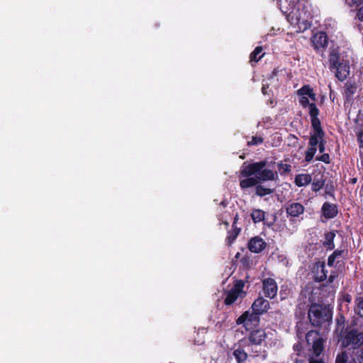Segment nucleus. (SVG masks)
<instances>
[{
    "mask_svg": "<svg viewBox=\"0 0 363 363\" xmlns=\"http://www.w3.org/2000/svg\"><path fill=\"white\" fill-rule=\"evenodd\" d=\"M280 169H282L284 172H289L291 171V165L287 164H280Z\"/></svg>",
    "mask_w": 363,
    "mask_h": 363,
    "instance_id": "obj_40",
    "label": "nucleus"
},
{
    "mask_svg": "<svg viewBox=\"0 0 363 363\" xmlns=\"http://www.w3.org/2000/svg\"><path fill=\"white\" fill-rule=\"evenodd\" d=\"M335 237V234L334 232H328L325 234V240L323 241V245L325 247L329 250H333L335 247V245L333 243L334 238Z\"/></svg>",
    "mask_w": 363,
    "mask_h": 363,
    "instance_id": "obj_21",
    "label": "nucleus"
},
{
    "mask_svg": "<svg viewBox=\"0 0 363 363\" xmlns=\"http://www.w3.org/2000/svg\"><path fill=\"white\" fill-rule=\"evenodd\" d=\"M285 209L287 216L290 218L289 220L294 225L292 229L287 228L289 233L292 234L296 231V225L297 223L294 218H298L301 215L303 214L305 211V207L301 203L289 201L285 204Z\"/></svg>",
    "mask_w": 363,
    "mask_h": 363,
    "instance_id": "obj_5",
    "label": "nucleus"
},
{
    "mask_svg": "<svg viewBox=\"0 0 363 363\" xmlns=\"http://www.w3.org/2000/svg\"><path fill=\"white\" fill-rule=\"evenodd\" d=\"M294 348L295 350H298V345H295L294 346Z\"/></svg>",
    "mask_w": 363,
    "mask_h": 363,
    "instance_id": "obj_47",
    "label": "nucleus"
},
{
    "mask_svg": "<svg viewBox=\"0 0 363 363\" xmlns=\"http://www.w3.org/2000/svg\"><path fill=\"white\" fill-rule=\"evenodd\" d=\"M244 287V281H238L235 284V285L234 286V287L232 289L236 291H238V293L241 294L242 295L243 294V291H242V289Z\"/></svg>",
    "mask_w": 363,
    "mask_h": 363,
    "instance_id": "obj_36",
    "label": "nucleus"
},
{
    "mask_svg": "<svg viewBox=\"0 0 363 363\" xmlns=\"http://www.w3.org/2000/svg\"><path fill=\"white\" fill-rule=\"evenodd\" d=\"M266 247V242L259 237L252 238L248 242V249L254 253L262 252Z\"/></svg>",
    "mask_w": 363,
    "mask_h": 363,
    "instance_id": "obj_9",
    "label": "nucleus"
},
{
    "mask_svg": "<svg viewBox=\"0 0 363 363\" xmlns=\"http://www.w3.org/2000/svg\"><path fill=\"white\" fill-rule=\"evenodd\" d=\"M324 134L313 133L311 135L309 139V145L316 147L317 145L323 140Z\"/></svg>",
    "mask_w": 363,
    "mask_h": 363,
    "instance_id": "obj_22",
    "label": "nucleus"
},
{
    "mask_svg": "<svg viewBox=\"0 0 363 363\" xmlns=\"http://www.w3.org/2000/svg\"><path fill=\"white\" fill-rule=\"evenodd\" d=\"M269 308V302L262 297L257 298L252 305V313L245 312L238 320V324L245 323V322H253L258 319V315L267 311Z\"/></svg>",
    "mask_w": 363,
    "mask_h": 363,
    "instance_id": "obj_4",
    "label": "nucleus"
},
{
    "mask_svg": "<svg viewBox=\"0 0 363 363\" xmlns=\"http://www.w3.org/2000/svg\"><path fill=\"white\" fill-rule=\"evenodd\" d=\"M321 211L323 216L328 219L333 218L338 213L337 206L328 202H325L323 203Z\"/></svg>",
    "mask_w": 363,
    "mask_h": 363,
    "instance_id": "obj_11",
    "label": "nucleus"
},
{
    "mask_svg": "<svg viewBox=\"0 0 363 363\" xmlns=\"http://www.w3.org/2000/svg\"><path fill=\"white\" fill-rule=\"evenodd\" d=\"M306 340L308 347L309 363H324L322 359L320 358L324 349V340L320 335L315 330H311L306 334ZM295 363L304 362L296 361Z\"/></svg>",
    "mask_w": 363,
    "mask_h": 363,
    "instance_id": "obj_2",
    "label": "nucleus"
},
{
    "mask_svg": "<svg viewBox=\"0 0 363 363\" xmlns=\"http://www.w3.org/2000/svg\"><path fill=\"white\" fill-rule=\"evenodd\" d=\"M252 219L255 223H259L264 219V212L260 209H255L251 213Z\"/></svg>",
    "mask_w": 363,
    "mask_h": 363,
    "instance_id": "obj_24",
    "label": "nucleus"
},
{
    "mask_svg": "<svg viewBox=\"0 0 363 363\" xmlns=\"http://www.w3.org/2000/svg\"><path fill=\"white\" fill-rule=\"evenodd\" d=\"M268 88L267 85L263 84L262 88V91L264 94H267V89Z\"/></svg>",
    "mask_w": 363,
    "mask_h": 363,
    "instance_id": "obj_46",
    "label": "nucleus"
},
{
    "mask_svg": "<svg viewBox=\"0 0 363 363\" xmlns=\"http://www.w3.org/2000/svg\"><path fill=\"white\" fill-rule=\"evenodd\" d=\"M356 355L358 360H363V347L357 352Z\"/></svg>",
    "mask_w": 363,
    "mask_h": 363,
    "instance_id": "obj_43",
    "label": "nucleus"
},
{
    "mask_svg": "<svg viewBox=\"0 0 363 363\" xmlns=\"http://www.w3.org/2000/svg\"><path fill=\"white\" fill-rule=\"evenodd\" d=\"M311 182V176L308 174H300L295 177V184L301 187L308 184Z\"/></svg>",
    "mask_w": 363,
    "mask_h": 363,
    "instance_id": "obj_16",
    "label": "nucleus"
},
{
    "mask_svg": "<svg viewBox=\"0 0 363 363\" xmlns=\"http://www.w3.org/2000/svg\"><path fill=\"white\" fill-rule=\"evenodd\" d=\"M299 102L303 107L309 106V105L311 104L309 103L308 98L307 96H303L300 97Z\"/></svg>",
    "mask_w": 363,
    "mask_h": 363,
    "instance_id": "obj_39",
    "label": "nucleus"
},
{
    "mask_svg": "<svg viewBox=\"0 0 363 363\" xmlns=\"http://www.w3.org/2000/svg\"><path fill=\"white\" fill-rule=\"evenodd\" d=\"M356 308L355 311L362 318H363V297L359 296L355 299Z\"/></svg>",
    "mask_w": 363,
    "mask_h": 363,
    "instance_id": "obj_25",
    "label": "nucleus"
},
{
    "mask_svg": "<svg viewBox=\"0 0 363 363\" xmlns=\"http://www.w3.org/2000/svg\"><path fill=\"white\" fill-rule=\"evenodd\" d=\"M336 277V274L335 273H333L331 274L330 276H329V278H328V281L329 283H332L333 282L334 279H335Z\"/></svg>",
    "mask_w": 363,
    "mask_h": 363,
    "instance_id": "obj_45",
    "label": "nucleus"
},
{
    "mask_svg": "<svg viewBox=\"0 0 363 363\" xmlns=\"http://www.w3.org/2000/svg\"><path fill=\"white\" fill-rule=\"evenodd\" d=\"M335 262H337V259L333 255H331L328 259V266L331 267L335 264Z\"/></svg>",
    "mask_w": 363,
    "mask_h": 363,
    "instance_id": "obj_41",
    "label": "nucleus"
},
{
    "mask_svg": "<svg viewBox=\"0 0 363 363\" xmlns=\"http://www.w3.org/2000/svg\"><path fill=\"white\" fill-rule=\"evenodd\" d=\"M266 334L263 330H255L252 332L248 337L249 344L250 345H259L264 340Z\"/></svg>",
    "mask_w": 363,
    "mask_h": 363,
    "instance_id": "obj_12",
    "label": "nucleus"
},
{
    "mask_svg": "<svg viewBox=\"0 0 363 363\" xmlns=\"http://www.w3.org/2000/svg\"><path fill=\"white\" fill-rule=\"evenodd\" d=\"M347 251L342 250H336L332 254L337 259V263H339L346 255Z\"/></svg>",
    "mask_w": 363,
    "mask_h": 363,
    "instance_id": "obj_31",
    "label": "nucleus"
},
{
    "mask_svg": "<svg viewBox=\"0 0 363 363\" xmlns=\"http://www.w3.org/2000/svg\"><path fill=\"white\" fill-rule=\"evenodd\" d=\"M316 160L323 162L325 164H329L330 162V155L328 153H324L320 157H317Z\"/></svg>",
    "mask_w": 363,
    "mask_h": 363,
    "instance_id": "obj_37",
    "label": "nucleus"
},
{
    "mask_svg": "<svg viewBox=\"0 0 363 363\" xmlns=\"http://www.w3.org/2000/svg\"><path fill=\"white\" fill-rule=\"evenodd\" d=\"M263 143V138L260 136H253L252 140L247 142L248 145H257Z\"/></svg>",
    "mask_w": 363,
    "mask_h": 363,
    "instance_id": "obj_34",
    "label": "nucleus"
},
{
    "mask_svg": "<svg viewBox=\"0 0 363 363\" xmlns=\"http://www.w3.org/2000/svg\"><path fill=\"white\" fill-rule=\"evenodd\" d=\"M324 186V182L322 180L313 181L311 185V189L313 191H318Z\"/></svg>",
    "mask_w": 363,
    "mask_h": 363,
    "instance_id": "obj_33",
    "label": "nucleus"
},
{
    "mask_svg": "<svg viewBox=\"0 0 363 363\" xmlns=\"http://www.w3.org/2000/svg\"><path fill=\"white\" fill-rule=\"evenodd\" d=\"M318 150L320 153H323L325 151V142L324 140H322L318 145Z\"/></svg>",
    "mask_w": 363,
    "mask_h": 363,
    "instance_id": "obj_44",
    "label": "nucleus"
},
{
    "mask_svg": "<svg viewBox=\"0 0 363 363\" xmlns=\"http://www.w3.org/2000/svg\"><path fill=\"white\" fill-rule=\"evenodd\" d=\"M347 354L346 352H343L339 354L335 359V363H347Z\"/></svg>",
    "mask_w": 363,
    "mask_h": 363,
    "instance_id": "obj_35",
    "label": "nucleus"
},
{
    "mask_svg": "<svg viewBox=\"0 0 363 363\" xmlns=\"http://www.w3.org/2000/svg\"><path fill=\"white\" fill-rule=\"evenodd\" d=\"M317 151L316 147L310 146V147L306 152L305 160L307 162H311Z\"/></svg>",
    "mask_w": 363,
    "mask_h": 363,
    "instance_id": "obj_27",
    "label": "nucleus"
},
{
    "mask_svg": "<svg viewBox=\"0 0 363 363\" xmlns=\"http://www.w3.org/2000/svg\"><path fill=\"white\" fill-rule=\"evenodd\" d=\"M349 6H359L363 3V0H344Z\"/></svg>",
    "mask_w": 363,
    "mask_h": 363,
    "instance_id": "obj_38",
    "label": "nucleus"
},
{
    "mask_svg": "<svg viewBox=\"0 0 363 363\" xmlns=\"http://www.w3.org/2000/svg\"><path fill=\"white\" fill-rule=\"evenodd\" d=\"M240 232V228H235L233 233L229 235L227 238H226V241H227V243L228 245H231L234 241L236 239V238L238 237V235H239Z\"/></svg>",
    "mask_w": 363,
    "mask_h": 363,
    "instance_id": "obj_30",
    "label": "nucleus"
},
{
    "mask_svg": "<svg viewBox=\"0 0 363 363\" xmlns=\"http://www.w3.org/2000/svg\"><path fill=\"white\" fill-rule=\"evenodd\" d=\"M273 191H274L273 189L264 187L263 186L258 184H257V186L255 187L256 194L261 197L266 196V195L271 194L273 193Z\"/></svg>",
    "mask_w": 363,
    "mask_h": 363,
    "instance_id": "obj_23",
    "label": "nucleus"
},
{
    "mask_svg": "<svg viewBox=\"0 0 363 363\" xmlns=\"http://www.w3.org/2000/svg\"><path fill=\"white\" fill-rule=\"evenodd\" d=\"M328 43V37L325 33L319 32L315 33L312 38V43L314 48L317 50L323 49Z\"/></svg>",
    "mask_w": 363,
    "mask_h": 363,
    "instance_id": "obj_10",
    "label": "nucleus"
},
{
    "mask_svg": "<svg viewBox=\"0 0 363 363\" xmlns=\"http://www.w3.org/2000/svg\"><path fill=\"white\" fill-rule=\"evenodd\" d=\"M340 58V53L337 48L330 49L329 55V64L330 69H333L337 64L341 62Z\"/></svg>",
    "mask_w": 363,
    "mask_h": 363,
    "instance_id": "obj_15",
    "label": "nucleus"
},
{
    "mask_svg": "<svg viewBox=\"0 0 363 363\" xmlns=\"http://www.w3.org/2000/svg\"><path fill=\"white\" fill-rule=\"evenodd\" d=\"M242 177H248L255 175L259 182L276 181L278 179V173L274 167L265 160L247 164L245 162L240 170Z\"/></svg>",
    "mask_w": 363,
    "mask_h": 363,
    "instance_id": "obj_1",
    "label": "nucleus"
},
{
    "mask_svg": "<svg viewBox=\"0 0 363 363\" xmlns=\"http://www.w3.org/2000/svg\"><path fill=\"white\" fill-rule=\"evenodd\" d=\"M262 51V47H257L255 50L250 55V60L252 61L258 62L262 57L263 55L259 54Z\"/></svg>",
    "mask_w": 363,
    "mask_h": 363,
    "instance_id": "obj_28",
    "label": "nucleus"
},
{
    "mask_svg": "<svg viewBox=\"0 0 363 363\" xmlns=\"http://www.w3.org/2000/svg\"><path fill=\"white\" fill-rule=\"evenodd\" d=\"M357 16L359 21H363V6L358 10Z\"/></svg>",
    "mask_w": 363,
    "mask_h": 363,
    "instance_id": "obj_42",
    "label": "nucleus"
},
{
    "mask_svg": "<svg viewBox=\"0 0 363 363\" xmlns=\"http://www.w3.org/2000/svg\"><path fill=\"white\" fill-rule=\"evenodd\" d=\"M357 140L359 144V155L361 156L362 162H363V130L358 133Z\"/></svg>",
    "mask_w": 363,
    "mask_h": 363,
    "instance_id": "obj_32",
    "label": "nucleus"
},
{
    "mask_svg": "<svg viewBox=\"0 0 363 363\" xmlns=\"http://www.w3.org/2000/svg\"><path fill=\"white\" fill-rule=\"evenodd\" d=\"M311 125L313 128V133L324 134V132L321 128L320 121L318 118H311Z\"/></svg>",
    "mask_w": 363,
    "mask_h": 363,
    "instance_id": "obj_26",
    "label": "nucleus"
},
{
    "mask_svg": "<svg viewBox=\"0 0 363 363\" xmlns=\"http://www.w3.org/2000/svg\"><path fill=\"white\" fill-rule=\"evenodd\" d=\"M328 270L324 263H318L314 269V277L318 281H323L327 279Z\"/></svg>",
    "mask_w": 363,
    "mask_h": 363,
    "instance_id": "obj_14",
    "label": "nucleus"
},
{
    "mask_svg": "<svg viewBox=\"0 0 363 363\" xmlns=\"http://www.w3.org/2000/svg\"><path fill=\"white\" fill-rule=\"evenodd\" d=\"M258 183H259V182L257 181V178L255 177H252V176H251V177H245V179L240 180V186L241 189H247V188L252 187V186L256 187V186Z\"/></svg>",
    "mask_w": 363,
    "mask_h": 363,
    "instance_id": "obj_17",
    "label": "nucleus"
},
{
    "mask_svg": "<svg viewBox=\"0 0 363 363\" xmlns=\"http://www.w3.org/2000/svg\"><path fill=\"white\" fill-rule=\"evenodd\" d=\"M356 182V179H352V183H355Z\"/></svg>",
    "mask_w": 363,
    "mask_h": 363,
    "instance_id": "obj_48",
    "label": "nucleus"
},
{
    "mask_svg": "<svg viewBox=\"0 0 363 363\" xmlns=\"http://www.w3.org/2000/svg\"><path fill=\"white\" fill-rule=\"evenodd\" d=\"M262 284L263 291L267 297L273 298L277 296L278 288L274 279L272 278L265 279L263 280Z\"/></svg>",
    "mask_w": 363,
    "mask_h": 363,
    "instance_id": "obj_7",
    "label": "nucleus"
},
{
    "mask_svg": "<svg viewBox=\"0 0 363 363\" xmlns=\"http://www.w3.org/2000/svg\"><path fill=\"white\" fill-rule=\"evenodd\" d=\"M330 70L335 73L340 81H344L350 74V65L347 62L342 60Z\"/></svg>",
    "mask_w": 363,
    "mask_h": 363,
    "instance_id": "obj_8",
    "label": "nucleus"
},
{
    "mask_svg": "<svg viewBox=\"0 0 363 363\" xmlns=\"http://www.w3.org/2000/svg\"><path fill=\"white\" fill-rule=\"evenodd\" d=\"M309 114L311 118H318L319 110L314 103H311L309 106Z\"/></svg>",
    "mask_w": 363,
    "mask_h": 363,
    "instance_id": "obj_29",
    "label": "nucleus"
},
{
    "mask_svg": "<svg viewBox=\"0 0 363 363\" xmlns=\"http://www.w3.org/2000/svg\"><path fill=\"white\" fill-rule=\"evenodd\" d=\"M298 94L300 96H308L310 97L313 101L316 100L315 94L313 93V89L309 86H303L302 88H301L298 91Z\"/></svg>",
    "mask_w": 363,
    "mask_h": 363,
    "instance_id": "obj_19",
    "label": "nucleus"
},
{
    "mask_svg": "<svg viewBox=\"0 0 363 363\" xmlns=\"http://www.w3.org/2000/svg\"><path fill=\"white\" fill-rule=\"evenodd\" d=\"M240 296H242L241 294L238 293V291L231 289L228 291L225 298V303L226 305H231L235 302Z\"/></svg>",
    "mask_w": 363,
    "mask_h": 363,
    "instance_id": "obj_20",
    "label": "nucleus"
},
{
    "mask_svg": "<svg viewBox=\"0 0 363 363\" xmlns=\"http://www.w3.org/2000/svg\"><path fill=\"white\" fill-rule=\"evenodd\" d=\"M308 316L312 325L319 327L324 323H329L332 320L333 314L328 307L313 303L308 309Z\"/></svg>",
    "mask_w": 363,
    "mask_h": 363,
    "instance_id": "obj_3",
    "label": "nucleus"
},
{
    "mask_svg": "<svg viewBox=\"0 0 363 363\" xmlns=\"http://www.w3.org/2000/svg\"><path fill=\"white\" fill-rule=\"evenodd\" d=\"M289 16L291 18L292 23L297 25L303 24L305 28L308 26V19L305 16V14H303L299 12L298 9L297 11H291L289 13Z\"/></svg>",
    "mask_w": 363,
    "mask_h": 363,
    "instance_id": "obj_13",
    "label": "nucleus"
},
{
    "mask_svg": "<svg viewBox=\"0 0 363 363\" xmlns=\"http://www.w3.org/2000/svg\"><path fill=\"white\" fill-rule=\"evenodd\" d=\"M233 356L236 359L237 363H245L247 358V353L240 347L233 351Z\"/></svg>",
    "mask_w": 363,
    "mask_h": 363,
    "instance_id": "obj_18",
    "label": "nucleus"
},
{
    "mask_svg": "<svg viewBox=\"0 0 363 363\" xmlns=\"http://www.w3.org/2000/svg\"><path fill=\"white\" fill-rule=\"evenodd\" d=\"M342 346L356 349L363 344V333L357 330L347 331L342 341Z\"/></svg>",
    "mask_w": 363,
    "mask_h": 363,
    "instance_id": "obj_6",
    "label": "nucleus"
}]
</instances>
